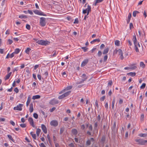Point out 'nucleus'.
I'll return each instance as SVG.
<instances>
[{
	"label": "nucleus",
	"mask_w": 147,
	"mask_h": 147,
	"mask_svg": "<svg viewBox=\"0 0 147 147\" xmlns=\"http://www.w3.org/2000/svg\"><path fill=\"white\" fill-rule=\"evenodd\" d=\"M71 91H69L58 97L59 99H61L68 96L71 93Z\"/></svg>",
	"instance_id": "obj_9"
},
{
	"label": "nucleus",
	"mask_w": 147,
	"mask_h": 147,
	"mask_svg": "<svg viewBox=\"0 0 147 147\" xmlns=\"http://www.w3.org/2000/svg\"><path fill=\"white\" fill-rule=\"evenodd\" d=\"M88 129L90 131H92L93 130V127L91 124L88 127Z\"/></svg>",
	"instance_id": "obj_47"
},
{
	"label": "nucleus",
	"mask_w": 147,
	"mask_h": 147,
	"mask_svg": "<svg viewBox=\"0 0 147 147\" xmlns=\"http://www.w3.org/2000/svg\"><path fill=\"white\" fill-rule=\"evenodd\" d=\"M136 74L135 72H130L127 74V75L129 76H131L132 77H134L135 76Z\"/></svg>",
	"instance_id": "obj_28"
},
{
	"label": "nucleus",
	"mask_w": 147,
	"mask_h": 147,
	"mask_svg": "<svg viewBox=\"0 0 147 147\" xmlns=\"http://www.w3.org/2000/svg\"><path fill=\"white\" fill-rule=\"evenodd\" d=\"M58 103V100L54 98L51 100L49 103L52 105H55L57 104Z\"/></svg>",
	"instance_id": "obj_14"
},
{
	"label": "nucleus",
	"mask_w": 147,
	"mask_h": 147,
	"mask_svg": "<svg viewBox=\"0 0 147 147\" xmlns=\"http://www.w3.org/2000/svg\"><path fill=\"white\" fill-rule=\"evenodd\" d=\"M72 86H68L65 89V90H70L72 88Z\"/></svg>",
	"instance_id": "obj_39"
},
{
	"label": "nucleus",
	"mask_w": 147,
	"mask_h": 147,
	"mask_svg": "<svg viewBox=\"0 0 147 147\" xmlns=\"http://www.w3.org/2000/svg\"><path fill=\"white\" fill-rule=\"evenodd\" d=\"M138 136L140 137H142L144 138L147 137V133H144V134H139Z\"/></svg>",
	"instance_id": "obj_21"
},
{
	"label": "nucleus",
	"mask_w": 147,
	"mask_h": 147,
	"mask_svg": "<svg viewBox=\"0 0 147 147\" xmlns=\"http://www.w3.org/2000/svg\"><path fill=\"white\" fill-rule=\"evenodd\" d=\"M91 11V7L90 6L88 5L87 8L86 9H83V10L82 13L83 14H85L87 13V15L89 14V12Z\"/></svg>",
	"instance_id": "obj_8"
},
{
	"label": "nucleus",
	"mask_w": 147,
	"mask_h": 147,
	"mask_svg": "<svg viewBox=\"0 0 147 147\" xmlns=\"http://www.w3.org/2000/svg\"><path fill=\"white\" fill-rule=\"evenodd\" d=\"M105 96H103L101 97L100 98V100L101 101H104L105 98Z\"/></svg>",
	"instance_id": "obj_59"
},
{
	"label": "nucleus",
	"mask_w": 147,
	"mask_h": 147,
	"mask_svg": "<svg viewBox=\"0 0 147 147\" xmlns=\"http://www.w3.org/2000/svg\"><path fill=\"white\" fill-rule=\"evenodd\" d=\"M41 128L43 130V132L45 134L47 132V130L46 127L43 124H42L41 125Z\"/></svg>",
	"instance_id": "obj_16"
},
{
	"label": "nucleus",
	"mask_w": 147,
	"mask_h": 147,
	"mask_svg": "<svg viewBox=\"0 0 147 147\" xmlns=\"http://www.w3.org/2000/svg\"><path fill=\"white\" fill-rule=\"evenodd\" d=\"M33 117L35 119H37L38 118V115L37 113H34L33 114Z\"/></svg>",
	"instance_id": "obj_45"
},
{
	"label": "nucleus",
	"mask_w": 147,
	"mask_h": 147,
	"mask_svg": "<svg viewBox=\"0 0 147 147\" xmlns=\"http://www.w3.org/2000/svg\"><path fill=\"white\" fill-rule=\"evenodd\" d=\"M8 41L9 44V45L11 44L13 42L12 40H11L10 39H9L8 40Z\"/></svg>",
	"instance_id": "obj_56"
},
{
	"label": "nucleus",
	"mask_w": 147,
	"mask_h": 147,
	"mask_svg": "<svg viewBox=\"0 0 147 147\" xmlns=\"http://www.w3.org/2000/svg\"><path fill=\"white\" fill-rule=\"evenodd\" d=\"M118 52L119 53V55H120L123 54V53L122 50L121 49H119L118 50L117 49H115V50L114 51V52L116 53H117V52Z\"/></svg>",
	"instance_id": "obj_23"
},
{
	"label": "nucleus",
	"mask_w": 147,
	"mask_h": 147,
	"mask_svg": "<svg viewBox=\"0 0 147 147\" xmlns=\"http://www.w3.org/2000/svg\"><path fill=\"white\" fill-rule=\"evenodd\" d=\"M91 11V7L90 6L88 5L87 8L86 9H83V10L82 13L83 14H85L87 13V15L89 14V12Z\"/></svg>",
	"instance_id": "obj_7"
},
{
	"label": "nucleus",
	"mask_w": 147,
	"mask_h": 147,
	"mask_svg": "<svg viewBox=\"0 0 147 147\" xmlns=\"http://www.w3.org/2000/svg\"><path fill=\"white\" fill-rule=\"evenodd\" d=\"M98 128H94L93 129V134H98Z\"/></svg>",
	"instance_id": "obj_33"
},
{
	"label": "nucleus",
	"mask_w": 147,
	"mask_h": 147,
	"mask_svg": "<svg viewBox=\"0 0 147 147\" xmlns=\"http://www.w3.org/2000/svg\"><path fill=\"white\" fill-rule=\"evenodd\" d=\"M79 21L78 20V18H76L75 19L74 22V24H78V23Z\"/></svg>",
	"instance_id": "obj_57"
},
{
	"label": "nucleus",
	"mask_w": 147,
	"mask_h": 147,
	"mask_svg": "<svg viewBox=\"0 0 147 147\" xmlns=\"http://www.w3.org/2000/svg\"><path fill=\"white\" fill-rule=\"evenodd\" d=\"M30 134L34 139H36V135L35 134H34L33 132L32 131L30 132Z\"/></svg>",
	"instance_id": "obj_26"
},
{
	"label": "nucleus",
	"mask_w": 147,
	"mask_h": 147,
	"mask_svg": "<svg viewBox=\"0 0 147 147\" xmlns=\"http://www.w3.org/2000/svg\"><path fill=\"white\" fill-rule=\"evenodd\" d=\"M135 141L140 144L142 145H144L147 143V140H144L142 139H136Z\"/></svg>",
	"instance_id": "obj_4"
},
{
	"label": "nucleus",
	"mask_w": 147,
	"mask_h": 147,
	"mask_svg": "<svg viewBox=\"0 0 147 147\" xmlns=\"http://www.w3.org/2000/svg\"><path fill=\"white\" fill-rule=\"evenodd\" d=\"M20 50L19 49L17 48L15 49V51L13 52L15 54H17L20 52Z\"/></svg>",
	"instance_id": "obj_34"
},
{
	"label": "nucleus",
	"mask_w": 147,
	"mask_h": 147,
	"mask_svg": "<svg viewBox=\"0 0 147 147\" xmlns=\"http://www.w3.org/2000/svg\"><path fill=\"white\" fill-rule=\"evenodd\" d=\"M113 84V82L112 80L109 81L108 83V85L111 86Z\"/></svg>",
	"instance_id": "obj_55"
},
{
	"label": "nucleus",
	"mask_w": 147,
	"mask_h": 147,
	"mask_svg": "<svg viewBox=\"0 0 147 147\" xmlns=\"http://www.w3.org/2000/svg\"><path fill=\"white\" fill-rule=\"evenodd\" d=\"M28 120L30 125L33 127H35V125L34 124V121L32 118L31 117H29L28 119Z\"/></svg>",
	"instance_id": "obj_15"
},
{
	"label": "nucleus",
	"mask_w": 147,
	"mask_h": 147,
	"mask_svg": "<svg viewBox=\"0 0 147 147\" xmlns=\"http://www.w3.org/2000/svg\"><path fill=\"white\" fill-rule=\"evenodd\" d=\"M88 59H85L82 62L81 64V66L83 67L85 66L88 62Z\"/></svg>",
	"instance_id": "obj_18"
},
{
	"label": "nucleus",
	"mask_w": 147,
	"mask_h": 147,
	"mask_svg": "<svg viewBox=\"0 0 147 147\" xmlns=\"http://www.w3.org/2000/svg\"><path fill=\"white\" fill-rule=\"evenodd\" d=\"M23 104H20L16 107H14L13 108V109L15 111H22V107H23Z\"/></svg>",
	"instance_id": "obj_10"
},
{
	"label": "nucleus",
	"mask_w": 147,
	"mask_h": 147,
	"mask_svg": "<svg viewBox=\"0 0 147 147\" xmlns=\"http://www.w3.org/2000/svg\"><path fill=\"white\" fill-rule=\"evenodd\" d=\"M19 18H20L22 19L27 18V17L26 16L24 15H22L19 16Z\"/></svg>",
	"instance_id": "obj_38"
},
{
	"label": "nucleus",
	"mask_w": 147,
	"mask_h": 147,
	"mask_svg": "<svg viewBox=\"0 0 147 147\" xmlns=\"http://www.w3.org/2000/svg\"><path fill=\"white\" fill-rule=\"evenodd\" d=\"M71 133L73 135L76 136L78 134V131L76 129H73L71 130Z\"/></svg>",
	"instance_id": "obj_19"
},
{
	"label": "nucleus",
	"mask_w": 147,
	"mask_h": 147,
	"mask_svg": "<svg viewBox=\"0 0 147 147\" xmlns=\"http://www.w3.org/2000/svg\"><path fill=\"white\" fill-rule=\"evenodd\" d=\"M105 136H103L102 137V138L100 142L102 143L103 144L104 143V142H105Z\"/></svg>",
	"instance_id": "obj_30"
},
{
	"label": "nucleus",
	"mask_w": 147,
	"mask_h": 147,
	"mask_svg": "<svg viewBox=\"0 0 147 147\" xmlns=\"http://www.w3.org/2000/svg\"><path fill=\"white\" fill-rule=\"evenodd\" d=\"M98 122H95L94 124V128H98Z\"/></svg>",
	"instance_id": "obj_50"
},
{
	"label": "nucleus",
	"mask_w": 147,
	"mask_h": 147,
	"mask_svg": "<svg viewBox=\"0 0 147 147\" xmlns=\"http://www.w3.org/2000/svg\"><path fill=\"white\" fill-rule=\"evenodd\" d=\"M133 40L134 45V49L136 52H139V49L137 46V40L135 35L133 36Z\"/></svg>",
	"instance_id": "obj_1"
},
{
	"label": "nucleus",
	"mask_w": 147,
	"mask_h": 147,
	"mask_svg": "<svg viewBox=\"0 0 147 147\" xmlns=\"http://www.w3.org/2000/svg\"><path fill=\"white\" fill-rule=\"evenodd\" d=\"M136 68H137V67L136 66H133V65H132L131 67H130V69H136Z\"/></svg>",
	"instance_id": "obj_53"
},
{
	"label": "nucleus",
	"mask_w": 147,
	"mask_h": 147,
	"mask_svg": "<svg viewBox=\"0 0 147 147\" xmlns=\"http://www.w3.org/2000/svg\"><path fill=\"white\" fill-rule=\"evenodd\" d=\"M20 126L23 128H24L26 127V125L25 123H22L20 125Z\"/></svg>",
	"instance_id": "obj_46"
},
{
	"label": "nucleus",
	"mask_w": 147,
	"mask_h": 147,
	"mask_svg": "<svg viewBox=\"0 0 147 147\" xmlns=\"http://www.w3.org/2000/svg\"><path fill=\"white\" fill-rule=\"evenodd\" d=\"M36 43L41 45H48L50 43V42L47 40H40L37 41L36 42Z\"/></svg>",
	"instance_id": "obj_3"
},
{
	"label": "nucleus",
	"mask_w": 147,
	"mask_h": 147,
	"mask_svg": "<svg viewBox=\"0 0 147 147\" xmlns=\"http://www.w3.org/2000/svg\"><path fill=\"white\" fill-rule=\"evenodd\" d=\"M146 86V84L145 83H144L142 84V85L140 86V88L141 89H143L145 88Z\"/></svg>",
	"instance_id": "obj_44"
},
{
	"label": "nucleus",
	"mask_w": 147,
	"mask_h": 147,
	"mask_svg": "<svg viewBox=\"0 0 147 147\" xmlns=\"http://www.w3.org/2000/svg\"><path fill=\"white\" fill-rule=\"evenodd\" d=\"M82 78H84V79L82 80V81H80V82L78 83V84H81L84 82L87 79V77H86V75L85 74H82Z\"/></svg>",
	"instance_id": "obj_17"
},
{
	"label": "nucleus",
	"mask_w": 147,
	"mask_h": 147,
	"mask_svg": "<svg viewBox=\"0 0 147 147\" xmlns=\"http://www.w3.org/2000/svg\"><path fill=\"white\" fill-rule=\"evenodd\" d=\"M31 50V49L29 48H27L25 51V52L27 54H29L30 51Z\"/></svg>",
	"instance_id": "obj_41"
},
{
	"label": "nucleus",
	"mask_w": 147,
	"mask_h": 147,
	"mask_svg": "<svg viewBox=\"0 0 147 147\" xmlns=\"http://www.w3.org/2000/svg\"><path fill=\"white\" fill-rule=\"evenodd\" d=\"M140 67H142V68H144L145 67V65L143 62H141L140 63Z\"/></svg>",
	"instance_id": "obj_29"
},
{
	"label": "nucleus",
	"mask_w": 147,
	"mask_h": 147,
	"mask_svg": "<svg viewBox=\"0 0 147 147\" xmlns=\"http://www.w3.org/2000/svg\"><path fill=\"white\" fill-rule=\"evenodd\" d=\"M86 134L89 136H91V133L89 131H88L86 132Z\"/></svg>",
	"instance_id": "obj_62"
},
{
	"label": "nucleus",
	"mask_w": 147,
	"mask_h": 147,
	"mask_svg": "<svg viewBox=\"0 0 147 147\" xmlns=\"http://www.w3.org/2000/svg\"><path fill=\"white\" fill-rule=\"evenodd\" d=\"M33 12L39 15L43 16H47V15L43 13L42 11H39L38 10H35Z\"/></svg>",
	"instance_id": "obj_11"
},
{
	"label": "nucleus",
	"mask_w": 147,
	"mask_h": 147,
	"mask_svg": "<svg viewBox=\"0 0 147 147\" xmlns=\"http://www.w3.org/2000/svg\"><path fill=\"white\" fill-rule=\"evenodd\" d=\"M115 44L116 45L119 46L120 45V41L118 40H116L115 41Z\"/></svg>",
	"instance_id": "obj_42"
},
{
	"label": "nucleus",
	"mask_w": 147,
	"mask_h": 147,
	"mask_svg": "<svg viewBox=\"0 0 147 147\" xmlns=\"http://www.w3.org/2000/svg\"><path fill=\"white\" fill-rule=\"evenodd\" d=\"M40 96L39 95H36L35 96H33L32 97V99L33 100H35L37 99L40 98Z\"/></svg>",
	"instance_id": "obj_27"
},
{
	"label": "nucleus",
	"mask_w": 147,
	"mask_h": 147,
	"mask_svg": "<svg viewBox=\"0 0 147 147\" xmlns=\"http://www.w3.org/2000/svg\"><path fill=\"white\" fill-rule=\"evenodd\" d=\"M26 28L28 30H30V26L29 25L27 24L26 26Z\"/></svg>",
	"instance_id": "obj_49"
},
{
	"label": "nucleus",
	"mask_w": 147,
	"mask_h": 147,
	"mask_svg": "<svg viewBox=\"0 0 147 147\" xmlns=\"http://www.w3.org/2000/svg\"><path fill=\"white\" fill-rule=\"evenodd\" d=\"M115 102V98H114L112 102V109H113L114 107V104Z\"/></svg>",
	"instance_id": "obj_40"
},
{
	"label": "nucleus",
	"mask_w": 147,
	"mask_h": 147,
	"mask_svg": "<svg viewBox=\"0 0 147 147\" xmlns=\"http://www.w3.org/2000/svg\"><path fill=\"white\" fill-rule=\"evenodd\" d=\"M109 49L108 47H107V48L105 49H104L103 51L102 52V54L104 55L107 54L108 52Z\"/></svg>",
	"instance_id": "obj_24"
},
{
	"label": "nucleus",
	"mask_w": 147,
	"mask_h": 147,
	"mask_svg": "<svg viewBox=\"0 0 147 147\" xmlns=\"http://www.w3.org/2000/svg\"><path fill=\"white\" fill-rule=\"evenodd\" d=\"M123 100L121 99H120L119 100V104H121L123 103Z\"/></svg>",
	"instance_id": "obj_63"
},
{
	"label": "nucleus",
	"mask_w": 147,
	"mask_h": 147,
	"mask_svg": "<svg viewBox=\"0 0 147 147\" xmlns=\"http://www.w3.org/2000/svg\"><path fill=\"white\" fill-rule=\"evenodd\" d=\"M64 130H65V127H63L60 128V134H62V133L64 131Z\"/></svg>",
	"instance_id": "obj_32"
},
{
	"label": "nucleus",
	"mask_w": 147,
	"mask_h": 147,
	"mask_svg": "<svg viewBox=\"0 0 147 147\" xmlns=\"http://www.w3.org/2000/svg\"><path fill=\"white\" fill-rule=\"evenodd\" d=\"M100 42V40L99 39H96L92 41H91L90 42V43L92 44H93L94 42Z\"/></svg>",
	"instance_id": "obj_31"
},
{
	"label": "nucleus",
	"mask_w": 147,
	"mask_h": 147,
	"mask_svg": "<svg viewBox=\"0 0 147 147\" xmlns=\"http://www.w3.org/2000/svg\"><path fill=\"white\" fill-rule=\"evenodd\" d=\"M81 49L83 50L84 52H86L87 51V50L88 49V48H86V47H82L81 48Z\"/></svg>",
	"instance_id": "obj_48"
},
{
	"label": "nucleus",
	"mask_w": 147,
	"mask_h": 147,
	"mask_svg": "<svg viewBox=\"0 0 147 147\" xmlns=\"http://www.w3.org/2000/svg\"><path fill=\"white\" fill-rule=\"evenodd\" d=\"M7 137H8V138L11 140L13 142H14V140L12 138V136L10 135H7Z\"/></svg>",
	"instance_id": "obj_37"
},
{
	"label": "nucleus",
	"mask_w": 147,
	"mask_h": 147,
	"mask_svg": "<svg viewBox=\"0 0 147 147\" xmlns=\"http://www.w3.org/2000/svg\"><path fill=\"white\" fill-rule=\"evenodd\" d=\"M94 141V139L92 138H90V139L87 140L86 142V146H89L91 144V142H93Z\"/></svg>",
	"instance_id": "obj_12"
},
{
	"label": "nucleus",
	"mask_w": 147,
	"mask_h": 147,
	"mask_svg": "<svg viewBox=\"0 0 147 147\" xmlns=\"http://www.w3.org/2000/svg\"><path fill=\"white\" fill-rule=\"evenodd\" d=\"M95 105L97 107V108H98L99 107V105L98 104V102L97 100H96L95 102Z\"/></svg>",
	"instance_id": "obj_51"
},
{
	"label": "nucleus",
	"mask_w": 147,
	"mask_h": 147,
	"mask_svg": "<svg viewBox=\"0 0 147 147\" xmlns=\"http://www.w3.org/2000/svg\"><path fill=\"white\" fill-rule=\"evenodd\" d=\"M102 54V52L100 51H99L98 53V57H100Z\"/></svg>",
	"instance_id": "obj_58"
},
{
	"label": "nucleus",
	"mask_w": 147,
	"mask_h": 147,
	"mask_svg": "<svg viewBox=\"0 0 147 147\" xmlns=\"http://www.w3.org/2000/svg\"><path fill=\"white\" fill-rule=\"evenodd\" d=\"M29 110L30 113H32L33 111V105L32 103L30 105Z\"/></svg>",
	"instance_id": "obj_22"
},
{
	"label": "nucleus",
	"mask_w": 147,
	"mask_h": 147,
	"mask_svg": "<svg viewBox=\"0 0 147 147\" xmlns=\"http://www.w3.org/2000/svg\"><path fill=\"white\" fill-rule=\"evenodd\" d=\"M46 19L44 17H41L40 18V25L42 27L45 26L46 24Z\"/></svg>",
	"instance_id": "obj_5"
},
{
	"label": "nucleus",
	"mask_w": 147,
	"mask_h": 147,
	"mask_svg": "<svg viewBox=\"0 0 147 147\" xmlns=\"http://www.w3.org/2000/svg\"><path fill=\"white\" fill-rule=\"evenodd\" d=\"M103 1V0H96L94 1L95 3H94L93 5L96 6L97 3L101 2Z\"/></svg>",
	"instance_id": "obj_25"
},
{
	"label": "nucleus",
	"mask_w": 147,
	"mask_h": 147,
	"mask_svg": "<svg viewBox=\"0 0 147 147\" xmlns=\"http://www.w3.org/2000/svg\"><path fill=\"white\" fill-rule=\"evenodd\" d=\"M69 147H75V145L73 143H71L68 145Z\"/></svg>",
	"instance_id": "obj_52"
},
{
	"label": "nucleus",
	"mask_w": 147,
	"mask_h": 147,
	"mask_svg": "<svg viewBox=\"0 0 147 147\" xmlns=\"http://www.w3.org/2000/svg\"><path fill=\"white\" fill-rule=\"evenodd\" d=\"M107 58L108 56L107 55H106L104 56L103 57V61L104 62H105L107 61Z\"/></svg>",
	"instance_id": "obj_43"
},
{
	"label": "nucleus",
	"mask_w": 147,
	"mask_h": 147,
	"mask_svg": "<svg viewBox=\"0 0 147 147\" xmlns=\"http://www.w3.org/2000/svg\"><path fill=\"white\" fill-rule=\"evenodd\" d=\"M116 125L115 122H114L113 126L111 128L112 131V135L115 137L116 136V134L117 132V129H116Z\"/></svg>",
	"instance_id": "obj_2"
},
{
	"label": "nucleus",
	"mask_w": 147,
	"mask_h": 147,
	"mask_svg": "<svg viewBox=\"0 0 147 147\" xmlns=\"http://www.w3.org/2000/svg\"><path fill=\"white\" fill-rule=\"evenodd\" d=\"M129 28L130 29L134 28L133 25L131 23L129 24Z\"/></svg>",
	"instance_id": "obj_54"
},
{
	"label": "nucleus",
	"mask_w": 147,
	"mask_h": 147,
	"mask_svg": "<svg viewBox=\"0 0 147 147\" xmlns=\"http://www.w3.org/2000/svg\"><path fill=\"white\" fill-rule=\"evenodd\" d=\"M30 97H28V100L26 102V105L27 107H28L29 104L30 103Z\"/></svg>",
	"instance_id": "obj_36"
},
{
	"label": "nucleus",
	"mask_w": 147,
	"mask_h": 147,
	"mask_svg": "<svg viewBox=\"0 0 147 147\" xmlns=\"http://www.w3.org/2000/svg\"><path fill=\"white\" fill-rule=\"evenodd\" d=\"M39 145L40 147H46L43 143H41Z\"/></svg>",
	"instance_id": "obj_64"
},
{
	"label": "nucleus",
	"mask_w": 147,
	"mask_h": 147,
	"mask_svg": "<svg viewBox=\"0 0 147 147\" xmlns=\"http://www.w3.org/2000/svg\"><path fill=\"white\" fill-rule=\"evenodd\" d=\"M12 74V72H10L8 73L5 77V80H7L9 79Z\"/></svg>",
	"instance_id": "obj_20"
},
{
	"label": "nucleus",
	"mask_w": 147,
	"mask_h": 147,
	"mask_svg": "<svg viewBox=\"0 0 147 147\" xmlns=\"http://www.w3.org/2000/svg\"><path fill=\"white\" fill-rule=\"evenodd\" d=\"M14 91L16 93H18L19 92V90L18 89V88L17 87H16L14 88Z\"/></svg>",
	"instance_id": "obj_60"
},
{
	"label": "nucleus",
	"mask_w": 147,
	"mask_h": 147,
	"mask_svg": "<svg viewBox=\"0 0 147 147\" xmlns=\"http://www.w3.org/2000/svg\"><path fill=\"white\" fill-rule=\"evenodd\" d=\"M50 124L51 126L55 127L58 125V122L56 120H54L51 121L50 122Z\"/></svg>",
	"instance_id": "obj_13"
},
{
	"label": "nucleus",
	"mask_w": 147,
	"mask_h": 147,
	"mask_svg": "<svg viewBox=\"0 0 147 147\" xmlns=\"http://www.w3.org/2000/svg\"><path fill=\"white\" fill-rule=\"evenodd\" d=\"M53 53H54L52 56V57H54L56 55L57 53V51H53Z\"/></svg>",
	"instance_id": "obj_61"
},
{
	"label": "nucleus",
	"mask_w": 147,
	"mask_h": 147,
	"mask_svg": "<svg viewBox=\"0 0 147 147\" xmlns=\"http://www.w3.org/2000/svg\"><path fill=\"white\" fill-rule=\"evenodd\" d=\"M41 132V130L39 128H37V129L36 131V134L38 136L39 134Z\"/></svg>",
	"instance_id": "obj_35"
},
{
	"label": "nucleus",
	"mask_w": 147,
	"mask_h": 147,
	"mask_svg": "<svg viewBox=\"0 0 147 147\" xmlns=\"http://www.w3.org/2000/svg\"><path fill=\"white\" fill-rule=\"evenodd\" d=\"M91 11V7L90 6L88 5L87 8L86 9H83V10L82 13L83 14H85L87 13V15L89 14V12Z\"/></svg>",
	"instance_id": "obj_6"
}]
</instances>
